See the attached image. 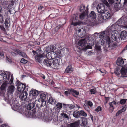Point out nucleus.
Segmentation results:
<instances>
[{"mask_svg":"<svg viewBox=\"0 0 127 127\" xmlns=\"http://www.w3.org/2000/svg\"><path fill=\"white\" fill-rule=\"evenodd\" d=\"M99 33L95 32L94 34L91 35H90L88 36V37L87 38H85L80 40L78 42L77 46V47L79 49H83L84 48L85 46V44L87 42V41L89 40H95L97 37V36Z\"/></svg>","mask_w":127,"mask_h":127,"instance_id":"f257e3e1","label":"nucleus"},{"mask_svg":"<svg viewBox=\"0 0 127 127\" xmlns=\"http://www.w3.org/2000/svg\"><path fill=\"white\" fill-rule=\"evenodd\" d=\"M117 23L118 26L127 29V16L125 15L122 16Z\"/></svg>","mask_w":127,"mask_h":127,"instance_id":"f03ea898","label":"nucleus"},{"mask_svg":"<svg viewBox=\"0 0 127 127\" xmlns=\"http://www.w3.org/2000/svg\"><path fill=\"white\" fill-rule=\"evenodd\" d=\"M105 5L107 7L109 6V4L108 2L104 0L102 3L99 4L96 7V9L98 12L101 14L104 12L105 11Z\"/></svg>","mask_w":127,"mask_h":127,"instance_id":"7ed1b4c3","label":"nucleus"},{"mask_svg":"<svg viewBox=\"0 0 127 127\" xmlns=\"http://www.w3.org/2000/svg\"><path fill=\"white\" fill-rule=\"evenodd\" d=\"M38 51L39 50H37L36 51H33L32 52L35 56V60L36 62L41 63L43 59L45 57V56L44 53L42 54L39 53L38 54Z\"/></svg>","mask_w":127,"mask_h":127,"instance_id":"20e7f679","label":"nucleus"},{"mask_svg":"<svg viewBox=\"0 0 127 127\" xmlns=\"http://www.w3.org/2000/svg\"><path fill=\"white\" fill-rule=\"evenodd\" d=\"M63 50L61 49L59 50L58 51H56L54 50V51H52L51 52L52 59H55L56 58H57L58 55H59L60 57L63 56V55L64 54V52Z\"/></svg>","mask_w":127,"mask_h":127,"instance_id":"39448f33","label":"nucleus"},{"mask_svg":"<svg viewBox=\"0 0 127 127\" xmlns=\"http://www.w3.org/2000/svg\"><path fill=\"white\" fill-rule=\"evenodd\" d=\"M107 38L106 39L107 48L112 49L113 48L117 46L116 44L110 40L109 37L107 36Z\"/></svg>","mask_w":127,"mask_h":127,"instance_id":"423d86ee","label":"nucleus"},{"mask_svg":"<svg viewBox=\"0 0 127 127\" xmlns=\"http://www.w3.org/2000/svg\"><path fill=\"white\" fill-rule=\"evenodd\" d=\"M52 63L55 68L58 67L59 65L62 64V59L58 57L54 59Z\"/></svg>","mask_w":127,"mask_h":127,"instance_id":"0eeeda50","label":"nucleus"},{"mask_svg":"<svg viewBox=\"0 0 127 127\" xmlns=\"http://www.w3.org/2000/svg\"><path fill=\"white\" fill-rule=\"evenodd\" d=\"M46 101L43 100L39 99L35 101V106L38 108H39L43 107L46 105Z\"/></svg>","mask_w":127,"mask_h":127,"instance_id":"6e6552de","label":"nucleus"},{"mask_svg":"<svg viewBox=\"0 0 127 127\" xmlns=\"http://www.w3.org/2000/svg\"><path fill=\"white\" fill-rule=\"evenodd\" d=\"M116 31H114L113 32H112L111 37L114 40L119 42H120V35L119 33H116Z\"/></svg>","mask_w":127,"mask_h":127,"instance_id":"1a4fd4ad","label":"nucleus"},{"mask_svg":"<svg viewBox=\"0 0 127 127\" xmlns=\"http://www.w3.org/2000/svg\"><path fill=\"white\" fill-rule=\"evenodd\" d=\"M111 16V15L109 11L105 10L101 14L100 18L102 19L106 20L109 18Z\"/></svg>","mask_w":127,"mask_h":127,"instance_id":"9d476101","label":"nucleus"},{"mask_svg":"<svg viewBox=\"0 0 127 127\" xmlns=\"http://www.w3.org/2000/svg\"><path fill=\"white\" fill-rule=\"evenodd\" d=\"M28 95L27 91L25 90L20 94L19 97L21 100L27 101L28 100Z\"/></svg>","mask_w":127,"mask_h":127,"instance_id":"9b49d317","label":"nucleus"},{"mask_svg":"<svg viewBox=\"0 0 127 127\" xmlns=\"http://www.w3.org/2000/svg\"><path fill=\"white\" fill-rule=\"evenodd\" d=\"M26 85L23 84H19L17 87V89L18 91L21 92L24 90L28 91V88L26 86Z\"/></svg>","mask_w":127,"mask_h":127,"instance_id":"f8f14e48","label":"nucleus"},{"mask_svg":"<svg viewBox=\"0 0 127 127\" xmlns=\"http://www.w3.org/2000/svg\"><path fill=\"white\" fill-rule=\"evenodd\" d=\"M114 26L112 25L108 27L107 28L106 30L105 31L107 35H109L111 33L112 34V32L115 31L114 30Z\"/></svg>","mask_w":127,"mask_h":127,"instance_id":"ddd939ff","label":"nucleus"},{"mask_svg":"<svg viewBox=\"0 0 127 127\" xmlns=\"http://www.w3.org/2000/svg\"><path fill=\"white\" fill-rule=\"evenodd\" d=\"M15 90L14 86L10 85L8 87L7 89V94H13Z\"/></svg>","mask_w":127,"mask_h":127,"instance_id":"4468645a","label":"nucleus"},{"mask_svg":"<svg viewBox=\"0 0 127 127\" xmlns=\"http://www.w3.org/2000/svg\"><path fill=\"white\" fill-rule=\"evenodd\" d=\"M7 76L6 74H3L2 73L0 74V81L3 82L6 80V79L7 80H9V76H8V78L7 77Z\"/></svg>","mask_w":127,"mask_h":127,"instance_id":"2eb2a0df","label":"nucleus"},{"mask_svg":"<svg viewBox=\"0 0 127 127\" xmlns=\"http://www.w3.org/2000/svg\"><path fill=\"white\" fill-rule=\"evenodd\" d=\"M122 40H126L127 38V32L126 31H122L120 35V38Z\"/></svg>","mask_w":127,"mask_h":127,"instance_id":"dca6fc26","label":"nucleus"},{"mask_svg":"<svg viewBox=\"0 0 127 127\" xmlns=\"http://www.w3.org/2000/svg\"><path fill=\"white\" fill-rule=\"evenodd\" d=\"M124 61L121 57H119L117 61V64L119 66H123L124 65Z\"/></svg>","mask_w":127,"mask_h":127,"instance_id":"f3484780","label":"nucleus"},{"mask_svg":"<svg viewBox=\"0 0 127 127\" xmlns=\"http://www.w3.org/2000/svg\"><path fill=\"white\" fill-rule=\"evenodd\" d=\"M64 113V121H65V123H68L69 119V115L70 113L69 111H68V112H65Z\"/></svg>","mask_w":127,"mask_h":127,"instance_id":"a211bd4d","label":"nucleus"},{"mask_svg":"<svg viewBox=\"0 0 127 127\" xmlns=\"http://www.w3.org/2000/svg\"><path fill=\"white\" fill-rule=\"evenodd\" d=\"M123 68H125V69L126 68L125 67H123L120 70V69L118 68L117 67L116 68V69L115 70V71H114V73L115 74L117 75L118 76H119V75L120 74V73H121V77H123L122 76V74L121 73V70Z\"/></svg>","mask_w":127,"mask_h":127,"instance_id":"6ab92c4d","label":"nucleus"},{"mask_svg":"<svg viewBox=\"0 0 127 127\" xmlns=\"http://www.w3.org/2000/svg\"><path fill=\"white\" fill-rule=\"evenodd\" d=\"M35 103L34 102H29L28 104L27 105L28 109L29 110H30L31 109L33 108L34 107Z\"/></svg>","mask_w":127,"mask_h":127,"instance_id":"aec40b11","label":"nucleus"},{"mask_svg":"<svg viewBox=\"0 0 127 127\" xmlns=\"http://www.w3.org/2000/svg\"><path fill=\"white\" fill-rule=\"evenodd\" d=\"M100 34L99 35V37L100 38H103V39H106L107 38V36L109 37V36L107 35L106 34L105 31L101 33H100Z\"/></svg>","mask_w":127,"mask_h":127,"instance_id":"412c9836","label":"nucleus"},{"mask_svg":"<svg viewBox=\"0 0 127 127\" xmlns=\"http://www.w3.org/2000/svg\"><path fill=\"white\" fill-rule=\"evenodd\" d=\"M14 51L23 57L26 58L27 57V56L25 53L21 51L19 49H15Z\"/></svg>","mask_w":127,"mask_h":127,"instance_id":"4be33fe9","label":"nucleus"},{"mask_svg":"<svg viewBox=\"0 0 127 127\" xmlns=\"http://www.w3.org/2000/svg\"><path fill=\"white\" fill-rule=\"evenodd\" d=\"M38 94V92L37 91L33 90L30 91V92L29 97H30L31 95H32V96H35L37 95Z\"/></svg>","mask_w":127,"mask_h":127,"instance_id":"5701e85b","label":"nucleus"},{"mask_svg":"<svg viewBox=\"0 0 127 127\" xmlns=\"http://www.w3.org/2000/svg\"><path fill=\"white\" fill-rule=\"evenodd\" d=\"M80 123V120H79L74 123L70 124V126L71 127H78Z\"/></svg>","mask_w":127,"mask_h":127,"instance_id":"b1692460","label":"nucleus"},{"mask_svg":"<svg viewBox=\"0 0 127 127\" xmlns=\"http://www.w3.org/2000/svg\"><path fill=\"white\" fill-rule=\"evenodd\" d=\"M43 63L47 66H50L52 64L51 62L50 61L46 59L44 60Z\"/></svg>","mask_w":127,"mask_h":127,"instance_id":"393cba45","label":"nucleus"},{"mask_svg":"<svg viewBox=\"0 0 127 127\" xmlns=\"http://www.w3.org/2000/svg\"><path fill=\"white\" fill-rule=\"evenodd\" d=\"M8 83L7 81H6L4 83H3L0 87V89L1 91H5L6 90V88L7 86Z\"/></svg>","mask_w":127,"mask_h":127,"instance_id":"a878e982","label":"nucleus"},{"mask_svg":"<svg viewBox=\"0 0 127 127\" xmlns=\"http://www.w3.org/2000/svg\"><path fill=\"white\" fill-rule=\"evenodd\" d=\"M121 73L123 75L122 76L125 77H127V68L126 69L125 68H122L121 70Z\"/></svg>","mask_w":127,"mask_h":127,"instance_id":"bb28decb","label":"nucleus"},{"mask_svg":"<svg viewBox=\"0 0 127 127\" xmlns=\"http://www.w3.org/2000/svg\"><path fill=\"white\" fill-rule=\"evenodd\" d=\"M114 4H115L114 6L115 7L120 8L119 5H120L121 0H114Z\"/></svg>","mask_w":127,"mask_h":127,"instance_id":"cd10ccee","label":"nucleus"},{"mask_svg":"<svg viewBox=\"0 0 127 127\" xmlns=\"http://www.w3.org/2000/svg\"><path fill=\"white\" fill-rule=\"evenodd\" d=\"M69 90L73 95L75 97H76V95H78L79 94V93L78 92L74 89H70Z\"/></svg>","mask_w":127,"mask_h":127,"instance_id":"c85d7f7f","label":"nucleus"},{"mask_svg":"<svg viewBox=\"0 0 127 127\" xmlns=\"http://www.w3.org/2000/svg\"><path fill=\"white\" fill-rule=\"evenodd\" d=\"M73 116L76 118H78L80 117V112L78 111H74L73 113Z\"/></svg>","mask_w":127,"mask_h":127,"instance_id":"c756f323","label":"nucleus"},{"mask_svg":"<svg viewBox=\"0 0 127 127\" xmlns=\"http://www.w3.org/2000/svg\"><path fill=\"white\" fill-rule=\"evenodd\" d=\"M19 104L14 103L12 105V108L15 111H17L19 108Z\"/></svg>","mask_w":127,"mask_h":127,"instance_id":"7c9ffc66","label":"nucleus"},{"mask_svg":"<svg viewBox=\"0 0 127 127\" xmlns=\"http://www.w3.org/2000/svg\"><path fill=\"white\" fill-rule=\"evenodd\" d=\"M80 119L82 121V125L85 126L87 123L86 119L84 117H81L80 118Z\"/></svg>","mask_w":127,"mask_h":127,"instance_id":"2f4dec72","label":"nucleus"},{"mask_svg":"<svg viewBox=\"0 0 127 127\" xmlns=\"http://www.w3.org/2000/svg\"><path fill=\"white\" fill-rule=\"evenodd\" d=\"M96 13L94 11H91L90 13V16L91 18L93 19H95L96 17Z\"/></svg>","mask_w":127,"mask_h":127,"instance_id":"473e14b6","label":"nucleus"},{"mask_svg":"<svg viewBox=\"0 0 127 127\" xmlns=\"http://www.w3.org/2000/svg\"><path fill=\"white\" fill-rule=\"evenodd\" d=\"M80 10L81 12H85L86 7L85 5L83 4L80 5Z\"/></svg>","mask_w":127,"mask_h":127,"instance_id":"72a5a7b5","label":"nucleus"},{"mask_svg":"<svg viewBox=\"0 0 127 127\" xmlns=\"http://www.w3.org/2000/svg\"><path fill=\"white\" fill-rule=\"evenodd\" d=\"M71 24L73 25L74 26L77 25H79L83 24V22L81 21H78L74 22L73 21L71 23Z\"/></svg>","mask_w":127,"mask_h":127,"instance_id":"f704fd0d","label":"nucleus"},{"mask_svg":"<svg viewBox=\"0 0 127 127\" xmlns=\"http://www.w3.org/2000/svg\"><path fill=\"white\" fill-rule=\"evenodd\" d=\"M24 112H21L22 113V114L24 115H28V114H30V111L28 109V107H27V108L25 107H24Z\"/></svg>","mask_w":127,"mask_h":127,"instance_id":"c9c22d12","label":"nucleus"},{"mask_svg":"<svg viewBox=\"0 0 127 127\" xmlns=\"http://www.w3.org/2000/svg\"><path fill=\"white\" fill-rule=\"evenodd\" d=\"M72 71V68L70 66H68L65 69V72L66 73H71Z\"/></svg>","mask_w":127,"mask_h":127,"instance_id":"e433bc0d","label":"nucleus"},{"mask_svg":"<svg viewBox=\"0 0 127 127\" xmlns=\"http://www.w3.org/2000/svg\"><path fill=\"white\" fill-rule=\"evenodd\" d=\"M88 14L87 13H83L79 15V17L80 19L83 20L84 19L86 16Z\"/></svg>","mask_w":127,"mask_h":127,"instance_id":"4c0bfd02","label":"nucleus"},{"mask_svg":"<svg viewBox=\"0 0 127 127\" xmlns=\"http://www.w3.org/2000/svg\"><path fill=\"white\" fill-rule=\"evenodd\" d=\"M8 100L7 99V103H9L10 105H12L13 103H14V102L13 101V98H11L9 99V98H8Z\"/></svg>","mask_w":127,"mask_h":127,"instance_id":"58836bf2","label":"nucleus"},{"mask_svg":"<svg viewBox=\"0 0 127 127\" xmlns=\"http://www.w3.org/2000/svg\"><path fill=\"white\" fill-rule=\"evenodd\" d=\"M49 48L50 49V51L53 50V51H54V50H55L56 51H58V49L57 48H56V47H55L54 45H51L50 46Z\"/></svg>","mask_w":127,"mask_h":127,"instance_id":"ea45409f","label":"nucleus"},{"mask_svg":"<svg viewBox=\"0 0 127 127\" xmlns=\"http://www.w3.org/2000/svg\"><path fill=\"white\" fill-rule=\"evenodd\" d=\"M46 57L49 60L52 59L51 52L48 53L46 54Z\"/></svg>","mask_w":127,"mask_h":127,"instance_id":"a19ab883","label":"nucleus"},{"mask_svg":"<svg viewBox=\"0 0 127 127\" xmlns=\"http://www.w3.org/2000/svg\"><path fill=\"white\" fill-rule=\"evenodd\" d=\"M69 108V106L68 105L66 104H64V112H67L68 110V109Z\"/></svg>","mask_w":127,"mask_h":127,"instance_id":"79ce46f5","label":"nucleus"},{"mask_svg":"<svg viewBox=\"0 0 127 127\" xmlns=\"http://www.w3.org/2000/svg\"><path fill=\"white\" fill-rule=\"evenodd\" d=\"M40 98L41 100H43L44 101H45V99L46 98V95L45 94H42L40 95Z\"/></svg>","mask_w":127,"mask_h":127,"instance_id":"37998d69","label":"nucleus"},{"mask_svg":"<svg viewBox=\"0 0 127 127\" xmlns=\"http://www.w3.org/2000/svg\"><path fill=\"white\" fill-rule=\"evenodd\" d=\"M127 101V99H121L120 101V103L122 105L124 104Z\"/></svg>","mask_w":127,"mask_h":127,"instance_id":"c03bdc74","label":"nucleus"},{"mask_svg":"<svg viewBox=\"0 0 127 127\" xmlns=\"http://www.w3.org/2000/svg\"><path fill=\"white\" fill-rule=\"evenodd\" d=\"M9 20L8 19H6L5 20V25L6 27H8L9 26Z\"/></svg>","mask_w":127,"mask_h":127,"instance_id":"a18cd8bd","label":"nucleus"},{"mask_svg":"<svg viewBox=\"0 0 127 127\" xmlns=\"http://www.w3.org/2000/svg\"><path fill=\"white\" fill-rule=\"evenodd\" d=\"M84 107L85 109L86 110L89 111V106L87 103H85L84 105Z\"/></svg>","mask_w":127,"mask_h":127,"instance_id":"49530a36","label":"nucleus"},{"mask_svg":"<svg viewBox=\"0 0 127 127\" xmlns=\"http://www.w3.org/2000/svg\"><path fill=\"white\" fill-rule=\"evenodd\" d=\"M80 115L84 117H86L87 116V113L83 110H81L80 111Z\"/></svg>","mask_w":127,"mask_h":127,"instance_id":"de8ad7c7","label":"nucleus"},{"mask_svg":"<svg viewBox=\"0 0 127 127\" xmlns=\"http://www.w3.org/2000/svg\"><path fill=\"white\" fill-rule=\"evenodd\" d=\"M113 104H114V105L116 104V102L115 101H113L112 102L110 103L109 104L110 105V107H113Z\"/></svg>","mask_w":127,"mask_h":127,"instance_id":"09e8293b","label":"nucleus"},{"mask_svg":"<svg viewBox=\"0 0 127 127\" xmlns=\"http://www.w3.org/2000/svg\"><path fill=\"white\" fill-rule=\"evenodd\" d=\"M56 106L58 108L60 109L62 107V104L61 103H59L57 104Z\"/></svg>","mask_w":127,"mask_h":127,"instance_id":"8fccbe9b","label":"nucleus"},{"mask_svg":"<svg viewBox=\"0 0 127 127\" xmlns=\"http://www.w3.org/2000/svg\"><path fill=\"white\" fill-rule=\"evenodd\" d=\"M95 48L96 49L98 50H101V46H100L96 45L95 46Z\"/></svg>","mask_w":127,"mask_h":127,"instance_id":"3c124183","label":"nucleus"},{"mask_svg":"<svg viewBox=\"0 0 127 127\" xmlns=\"http://www.w3.org/2000/svg\"><path fill=\"white\" fill-rule=\"evenodd\" d=\"M27 62V61L23 58L21 60V62L23 64H26Z\"/></svg>","mask_w":127,"mask_h":127,"instance_id":"603ef678","label":"nucleus"},{"mask_svg":"<svg viewBox=\"0 0 127 127\" xmlns=\"http://www.w3.org/2000/svg\"><path fill=\"white\" fill-rule=\"evenodd\" d=\"M70 89H69L68 90V91H66L64 92V94L65 95L67 96L70 94V92H71L69 90Z\"/></svg>","mask_w":127,"mask_h":127,"instance_id":"864d4df0","label":"nucleus"},{"mask_svg":"<svg viewBox=\"0 0 127 127\" xmlns=\"http://www.w3.org/2000/svg\"><path fill=\"white\" fill-rule=\"evenodd\" d=\"M90 92L92 94H94L95 93L96 91L95 89H92L90 90Z\"/></svg>","mask_w":127,"mask_h":127,"instance_id":"5fc2aeb1","label":"nucleus"},{"mask_svg":"<svg viewBox=\"0 0 127 127\" xmlns=\"http://www.w3.org/2000/svg\"><path fill=\"white\" fill-rule=\"evenodd\" d=\"M23 109V108H22V107H20V106H19V108L18 109L17 111L18 112H19L20 113H21L22 114V113L21 112H22V110Z\"/></svg>","mask_w":127,"mask_h":127,"instance_id":"6e6d98bb","label":"nucleus"},{"mask_svg":"<svg viewBox=\"0 0 127 127\" xmlns=\"http://www.w3.org/2000/svg\"><path fill=\"white\" fill-rule=\"evenodd\" d=\"M6 62H7L11 63V59L9 58H8V57L7 56H6Z\"/></svg>","mask_w":127,"mask_h":127,"instance_id":"4d7b16f0","label":"nucleus"},{"mask_svg":"<svg viewBox=\"0 0 127 127\" xmlns=\"http://www.w3.org/2000/svg\"><path fill=\"white\" fill-rule=\"evenodd\" d=\"M101 107L100 106H98L95 109V111L97 112H99L101 110Z\"/></svg>","mask_w":127,"mask_h":127,"instance_id":"13d9d810","label":"nucleus"},{"mask_svg":"<svg viewBox=\"0 0 127 127\" xmlns=\"http://www.w3.org/2000/svg\"><path fill=\"white\" fill-rule=\"evenodd\" d=\"M69 108L70 109H72L74 108L75 107V106L72 104H71L70 105H68Z\"/></svg>","mask_w":127,"mask_h":127,"instance_id":"bf43d9fd","label":"nucleus"},{"mask_svg":"<svg viewBox=\"0 0 127 127\" xmlns=\"http://www.w3.org/2000/svg\"><path fill=\"white\" fill-rule=\"evenodd\" d=\"M3 21V15L0 14V22H2Z\"/></svg>","mask_w":127,"mask_h":127,"instance_id":"052dcab7","label":"nucleus"},{"mask_svg":"<svg viewBox=\"0 0 127 127\" xmlns=\"http://www.w3.org/2000/svg\"><path fill=\"white\" fill-rule=\"evenodd\" d=\"M53 101H54L52 98H50L48 100V102L49 103L52 104Z\"/></svg>","mask_w":127,"mask_h":127,"instance_id":"680f3d73","label":"nucleus"},{"mask_svg":"<svg viewBox=\"0 0 127 127\" xmlns=\"http://www.w3.org/2000/svg\"><path fill=\"white\" fill-rule=\"evenodd\" d=\"M87 104L88 106H90V107H91L93 105L92 102L90 101H88Z\"/></svg>","mask_w":127,"mask_h":127,"instance_id":"e2e57ef3","label":"nucleus"},{"mask_svg":"<svg viewBox=\"0 0 127 127\" xmlns=\"http://www.w3.org/2000/svg\"><path fill=\"white\" fill-rule=\"evenodd\" d=\"M49 16L52 18H53L56 16V15L54 14H52L50 15Z\"/></svg>","mask_w":127,"mask_h":127,"instance_id":"0e129e2a","label":"nucleus"},{"mask_svg":"<svg viewBox=\"0 0 127 127\" xmlns=\"http://www.w3.org/2000/svg\"><path fill=\"white\" fill-rule=\"evenodd\" d=\"M0 28L3 31L5 32V29L3 26L0 25Z\"/></svg>","mask_w":127,"mask_h":127,"instance_id":"69168bd1","label":"nucleus"},{"mask_svg":"<svg viewBox=\"0 0 127 127\" xmlns=\"http://www.w3.org/2000/svg\"><path fill=\"white\" fill-rule=\"evenodd\" d=\"M122 112H121V111H120V110H119L117 112L116 114V116H118L120 114L122 113Z\"/></svg>","mask_w":127,"mask_h":127,"instance_id":"338daca9","label":"nucleus"},{"mask_svg":"<svg viewBox=\"0 0 127 127\" xmlns=\"http://www.w3.org/2000/svg\"><path fill=\"white\" fill-rule=\"evenodd\" d=\"M108 1L110 4H112L113 3H114V0H108Z\"/></svg>","mask_w":127,"mask_h":127,"instance_id":"774afa93","label":"nucleus"}]
</instances>
